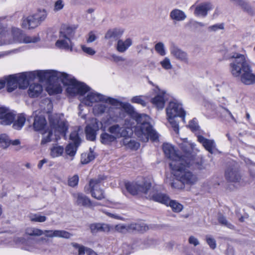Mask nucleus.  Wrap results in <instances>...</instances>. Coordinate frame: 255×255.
<instances>
[{
  "label": "nucleus",
  "instance_id": "obj_1",
  "mask_svg": "<svg viewBox=\"0 0 255 255\" xmlns=\"http://www.w3.org/2000/svg\"><path fill=\"white\" fill-rule=\"evenodd\" d=\"M115 106L120 107L121 108L109 107L107 113L109 119L113 122H118L119 119L125 117L124 111L131 118L135 120L137 124L134 128V132L140 140L147 142L149 138L152 140H155L158 138L157 133L149 123L150 118L147 115L138 114L133 108V110L136 114V116L133 117L127 112L121 105Z\"/></svg>",
  "mask_w": 255,
  "mask_h": 255
},
{
  "label": "nucleus",
  "instance_id": "obj_2",
  "mask_svg": "<svg viewBox=\"0 0 255 255\" xmlns=\"http://www.w3.org/2000/svg\"><path fill=\"white\" fill-rule=\"evenodd\" d=\"M59 82L67 86L66 91L71 95L82 96L89 91V88L87 85L78 82L75 79L72 78L71 75L65 73L50 70L48 82L50 84L47 87V91L50 94L61 93L62 87Z\"/></svg>",
  "mask_w": 255,
  "mask_h": 255
},
{
  "label": "nucleus",
  "instance_id": "obj_3",
  "mask_svg": "<svg viewBox=\"0 0 255 255\" xmlns=\"http://www.w3.org/2000/svg\"><path fill=\"white\" fill-rule=\"evenodd\" d=\"M229 59L230 71L234 77L240 79L245 85L255 83V74L246 55L235 52L230 54Z\"/></svg>",
  "mask_w": 255,
  "mask_h": 255
},
{
  "label": "nucleus",
  "instance_id": "obj_4",
  "mask_svg": "<svg viewBox=\"0 0 255 255\" xmlns=\"http://www.w3.org/2000/svg\"><path fill=\"white\" fill-rule=\"evenodd\" d=\"M186 162L177 163L173 161L170 163L174 176L178 181L183 185L192 186L197 183L198 178L197 175L186 169V167L193 166V168L201 169L203 168V161L202 159L188 158Z\"/></svg>",
  "mask_w": 255,
  "mask_h": 255
},
{
  "label": "nucleus",
  "instance_id": "obj_5",
  "mask_svg": "<svg viewBox=\"0 0 255 255\" xmlns=\"http://www.w3.org/2000/svg\"><path fill=\"white\" fill-rule=\"evenodd\" d=\"M101 102H109L112 106L121 105L125 110L132 116L135 117L136 114L133 110V107L128 103H123L117 99L108 97L96 92H90L87 96L82 100V102L88 106H92L94 103Z\"/></svg>",
  "mask_w": 255,
  "mask_h": 255
},
{
  "label": "nucleus",
  "instance_id": "obj_6",
  "mask_svg": "<svg viewBox=\"0 0 255 255\" xmlns=\"http://www.w3.org/2000/svg\"><path fill=\"white\" fill-rule=\"evenodd\" d=\"M166 114L167 119L173 130L176 133H178L179 125L175 119V118L180 117L184 123L185 122L186 112L183 110L182 105L175 101L170 102L166 109Z\"/></svg>",
  "mask_w": 255,
  "mask_h": 255
},
{
  "label": "nucleus",
  "instance_id": "obj_7",
  "mask_svg": "<svg viewBox=\"0 0 255 255\" xmlns=\"http://www.w3.org/2000/svg\"><path fill=\"white\" fill-rule=\"evenodd\" d=\"M49 119L52 130H49L44 133L41 142V144H45L51 141L53 130H54L55 132L62 134L64 135H65V132L67 130V123L60 119V115L58 114L50 115Z\"/></svg>",
  "mask_w": 255,
  "mask_h": 255
},
{
  "label": "nucleus",
  "instance_id": "obj_8",
  "mask_svg": "<svg viewBox=\"0 0 255 255\" xmlns=\"http://www.w3.org/2000/svg\"><path fill=\"white\" fill-rule=\"evenodd\" d=\"M15 75L19 88L24 89L27 87L29 80L34 79L36 77H38L40 81L49 82L50 70L34 71Z\"/></svg>",
  "mask_w": 255,
  "mask_h": 255
},
{
  "label": "nucleus",
  "instance_id": "obj_9",
  "mask_svg": "<svg viewBox=\"0 0 255 255\" xmlns=\"http://www.w3.org/2000/svg\"><path fill=\"white\" fill-rule=\"evenodd\" d=\"M106 179L104 175H99L98 177L91 179L88 185L84 188L85 192L91 193V196L99 200L105 198L104 191L101 188L100 186L103 181Z\"/></svg>",
  "mask_w": 255,
  "mask_h": 255
},
{
  "label": "nucleus",
  "instance_id": "obj_10",
  "mask_svg": "<svg viewBox=\"0 0 255 255\" xmlns=\"http://www.w3.org/2000/svg\"><path fill=\"white\" fill-rule=\"evenodd\" d=\"M125 186L130 194L135 195L141 193L146 197L147 193L149 191L151 183L147 181L128 182L126 183Z\"/></svg>",
  "mask_w": 255,
  "mask_h": 255
},
{
  "label": "nucleus",
  "instance_id": "obj_11",
  "mask_svg": "<svg viewBox=\"0 0 255 255\" xmlns=\"http://www.w3.org/2000/svg\"><path fill=\"white\" fill-rule=\"evenodd\" d=\"M163 150L166 156L171 160V162L170 163H172L173 161L177 163L184 161L186 162V159L188 158L183 156H180L174 147L169 143L163 144Z\"/></svg>",
  "mask_w": 255,
  "mask_h": 255
},
{
  "label": "nucleus",
  "instance_id": "obj_12",
  "mask_svg": "<svg viewBox=\"0 0 255 255\" xmlns=\"http://www.w3.org/2000/svg\"><path fill=\"white\" fill-rule=\"evenodd\" d=\"M108 131L114 135L116 139L122 137L129 136L132 132V130L129 128L121 127L118 124L110 126L108 129Z\"/></svg>",
  "mask_w": 255,
  "mask_h": 255
},
{
  "label": "nucleus",
  "instance_id": "obj_13",
  "mask_svg": "<svg viewBox=\"0 0 255 255\" xmlns=\"http://www.w3.org/2000/svg\"><path fill=\"white\" fill-rule=\"evenodd\" d=\"M15 119V113L6 107H0V124L4 126L11 125Z\"/></svg>",
  "mask_w": 255,
  "mask_h": 255
},
{
  "label": "nucleus",
  "instance_id": "obj_14",
  "mask_svg": "<svg viewBox=\"0 0 255 255\" xmlns=\"http://www.w3.org/2000/svg\"><path fill=\"white\" fill-rule=\"evenodd\" d=\"M191 8H194V14L199 17H206L208 12L213 9V5L209 1L203 2L193 5Z\"/></svg>",
  "mask_w": 255,
  "mask_h": 255
},
{
  "label": "nucleus",
  "instance_id": "obj_15",
  "mask_svg": "<svg viewBox=\"0 0 255 255\" xmlns=\"http://www.w3.org/2000/svg\"><path fill=\"white\" fill-rule=\"evenodd\" d=\"M171 55L176 60L185 63L189 64V58L188 54L178 46L173 44L170 48Z\"/></svg>",
  "mask_w": 255,
  "mask_h": 255
},
{
  "label": "nucleus",
  "instance_id": "obj_16",
  "mask_svg": "<svg viewBox=\"0 0 255 255\" xmlns=\"http://www.w3.org/2000/svg\"><path fill=\"white\" fill-rule=\"evenodd\" d=\"M6 84L7 90L8 92H11L18 87L16 76L10 75L4 77L0 80V89H2Z\"/></svg>",
  "mask_w": 255,
  "mask_h": 255
},
{
  "label": "nucleus",
  "instance_id": "obj_17",
  "mask_svg": "<svg viewBox=\"0 0 255 255\" xmlns=\"http://www.w3.org/2000/svg\"><path fill=\"white\" fill-rule=\"evenodd\" d=\"M115 229L117 231L124 233L130 230L144 231H146L148 228L143 224L133 223L128 225L119 224L115 226Z\"/></svg>",
  "mask_w": 255,
  "mask_h": 255
},
{
  "label": "nucleus",
  "instance_id": "obj_18",
  "mask_svg": "<svg viewBox=\"0 0 255 255\" xmlns=\"http://www.w3.org/2000/svg\"><path fill=\"white\" fill-rule=\"evenodd\" d=\"M149 189V191L148 192V193H147L146 198L152 199L153 201L160 202L166 205H168V202L170 199L167 195L161 193H155L154 188H152L151 186L150 187Z\"/></svg>",
  "mask_w": 255,
  "mask_h": 255
},
{
  "label": "nucleus",
  "instance_id": "obj_19",
  "mask_svg": "<svg viewBox=\"0 0 255 255\" xmlns=\"http://www.w3.org/2000/svg\"><path fill=\"white\" fill-rule=\"evenodd\" d=\"M167 100V94L164 91H159L156 95L151 99V103L158 110H162Z\"/></svg>",
  "mask_w": 255,
  "mask_h": 255
},
{
  "label": "nucleus",
  "instance_id": "obj_20",
  "mask_svg": "<svg viewBox=\"0 0 255 255\" xmlns=\"http://www.w3.org/2000/svg\"><path fill=\"white\" fill-rule=\"evenodd\" d=\"M99 128V123L96 119L86 126L85 132L87 139L94 141L96 139V131Z\"/></svg>",
  "mask_w": 255,
  "mask_h": 255
},
{
  "label": "nucleus",
  "instance_id": "obj_21",
  "mask_svg": "<svg viewBox=\"0 0 255 255\" xmlns=\"http://www.w3.org/2000/svg\"><path fill=\"white\" fill-rule=\"evenodd\" d=\"M75 204L77 206L90 207L93 206L91 200L81 193L72 194Z\"/></svg>",
  "mask_w": 255,
  "mask_h": 255
},
{
  "label": "nucleus",
  "instance_id": "obj_22",
  "mask_svg": "<svg viewBox=\"0 0 255 255\" xmlns=\"http://www.w3.org/2000/svg\"><path fill=\"white\" fill-rule=\"evenodd\" d=\"M226 179L229 182L238 183L241 180V176L237 168L230 167L225 172Z\"/></svg>",
  "mask_w": 255,
  "mask_h": 255
},
{
  "label": "nucleus",
  "instance_id": "obj_23",
  "mask_svg": "<svg viewBox=\"0 0 255 255\" xmlns=\"http://www.w3.org/2000/svg\"><path fill=\"white\" fill-rule=\"evenodd\" d=\"M43 235L47 238L59 237L65 239H69L72 237V234L64 230H43Z\"/></svg>",
  "mask_w": 255,
  "mask_h": 255
},
{
  "label": "nucleus",
  "instance_id": "obj_24",
  "mask_svg": "<svg viewBox=\"0 0 255 255\" xmlns=\"http://www.w3.org/2000/svg\"><path fill=\"white\" fill-rule=\"evenodd\" d=\"M15 32V34L18 35V37L16 38L17 42L25 43H35L39 41L40 40L39 36H30L26 35L22 33L19 29L16 30Z\"/></svg>",
  "mask_w": 255,
  "mask_h": 255
},
{
  "label": "nucleus",
  "instance_id": "obj_25",
  "mask_svg": "<svg viewBox=\"0 0 255 255\" xmlns=\"http://www.w3.org/2000/svg\"><path fill=\"white\" fill-rule=\"evenodd\" d=\"M170 19L175 23L176 22L182 21L186 19L187 15L184 11L178 9H172L169 14Z\"/></svg>",
  "mask_w": 255,
  "mask_h": 255
},
{
  "label": "nucleus",
  "instance_id": "obj_26",
  "mask_svg": "<svg viewBox=\"0 0 255 255\" xmlns=\"http://www.w3.org/2000/svg\"><path fill=\"white\" fill-rule=\"evenodd\" d=\"M198 141L201 143L204 148L210 153H213L215 148L216 144L214 140L205 138L202 135H198Z\"/></svg>",
  "mask_w": 255,
  "mask_h": 255
},
{
  "label": "nucleus",
  "instance_id": "obj_27",
  "mask_svg": "<svg viewBox=\"0 0 255 255\" xmlns=\"http://www.w3.org/2000/svg\"><path fill=\"white\" fill-rule=\"evenodd\" d=\"M38 25H39L33 14L22 18V26L25 28H34Z\"/></svg>",
  "mask_w": 255,
  "mask_h": 255
},
{
  "label": "nucleus",
  "instance_id": "obj_28",
  "mask_svg": "<svg viewBox=\"0 0 255 255\" xmlns=\"http://www.w3.org/2000/svg\"><path fill=\"white\" fill-rule=\"evenodd\" d=\"M43 91L42 86L38 83H32L29 85L27 94L30 98H36L40 95Z\"/></svg>",
  "mask_w": 255,
  "mask_h": 255
},
{
  "label": "nucleus",
  "instance_id": "obj_29",
  "mask_svg": "<svg viewBox=\"0 0 255 255\" xmlns=\"http://www.w3.org/2000/svg\"><path fill=\"white\" fill-rule=\"evenodd\" d=\"M132 41L130 38L125 40L119 39L115 45L116 50L120 53H124L132 45Z\"/></svg>",
  "mask_w": 255,
  "mask_h": 255
},
{
  "label": "nucleus",
  "instance_id": "obj_30",
  "mask_svg": "<svg viewBox=\"0 0 255 255\" xmlns=\"http://www.w3.org/2000/svg\"><path fill=\"white\" fill-rule=\"evenodd\" d=\"M124 33V30L121 28H115L109 29L105 34L107 39H113L118 40Z\"/></svg>",
  "mask_w": 255,
  "mask_h": 255
},
{
  "label": "nucleus",
  "instance_id": "obj_31",
  "mask_svg": "<svg viewBox=\"0 0 255 255\" xmlns=\"http://www.w3.org/2000/svg\"><path fill=\"white\" fill-rule=\"evenodd\" d=\"M55 45L60 49L72 51V45L70 38H62L59 35V39L56 41Z\"/></svg>",
  "mask_w": 255,
  "mask_h": 255
},
{
  "label": "nucleus",
  "instance_id": "obj_32",
  "mask_svg": "<svg viewBox=\"0 0 255 255\" xmlns=\"http://www.w3.org/2000/svg\"><path fill=\"white\" fill-rule=\"evenodd\" d=\"M111 104L109 102H101L97 104L93 108V113L95 115H101L105 112H107L109 105Z\"/></svg>",
  "mask_w": 255,
  "mask_h": 255
},
{
  "label": "nucleus",
  "instance_id": "obj_33",
  "mask_svg": "<svg viewBox=\"0 0 255 255\" xmlns=\"http://www.w3.org/2000/svg\"><path fill=\"white\" fill-rule=\"evenodd\" d=\"M46 125L45 118L42 116H37L34 118L33 128L35 130H41L44 129Z\"/></svg>",
  "mask_w": 255,
  "mask_h": 255
},
{
  "label": "nucleus",
  "instance_id": "obj_34",
  "mask_svg": "<svg viewBox=\"0 0 255 255\" xmlns=\"http://www.w3.org/2000/svg\"><path fill=\"white\" fill-rule=\"evenodd\" d=\"M26 118L25 115L23 114H20L18 115L15 114V119L13 123V128L17 130L20 129L24 125L25 122Z\"/></svg>",
  "mask_w": 255,
  "mask_h": 255
},
{
  "label": "nucleus",
  "instance_id": "obj_35",
  "mask_svg": "<svg viewBox=\"0 0 255 255\" xmlns=\"http://www.w3.org/2000/svg\"><path fill=\"white\" fill-rule=\"evenodd\" d=\"M76 28L67 25L63 26L60 31V37H62V38H70L73 35Z\"/></svg>",
  "mask_w": 255,
  "mask_h": 255
},
{
  "label": "nucleus",
  "instance_id": "obj_36",
  "mask_svg": "<svg viewBox=\"0 0 255 255\" xmlns=\"http://www.w3.org/2000/svg\"><path fill=\"white\" fill-rule=\"evenodd\" d=\"M90 229L92 233H96L99 232H106L109 230L108 225L105 224L96 223L91 224Z\"/></svg>",
  "mask_w": 255,
  "mask_h": 255
},
{
  "label": "nucleus",
  "instance_id": "obj_37",
  "mask_svg": "<svg viewBox=\"0 0 255 255\" xmlns=\"http://www.w3.org/2000/svg\"><path fill=\"white\" fill-rule=\"evenodd\" d=\"M101 142L106 145H109L116 140L115 137L111 133L104 132L100 135Z\"/></svg>",
  "mask_w": 255,
  "mask_h": 255
},
{
  "label": "nucleus",
  "instance_id": "obj_38",
  "mask_svg": "<svg viewBox=\"0 0 255 255\" xmlns=\"http://www.w3.org/2000/svg\"><path fill=\"white\" fill-rule=\"evenodd\" d=\"M36 18V21L40 25L43 21H44L47 16L48 12L45 9H38L36 12L33 14Z\"/></svg>",
  "mask_w": 255,
  "mask_h": 255
},
{
  "label": "nucleus",
  "instance_id": "obj_39",
  "mask_svg": "<svg viewBox=\"0 0 255 255\" xmlns=\"http://www.w3.org/2000/svg\"><path fill=\"white\" fill-rule=\"evenodd\" d=\"M29 220L32 222L43 223L47 220V217L39 213H30L28 215Z\"/></svg>",
  "mask_w": 255,
  "mask_h": 255
},
{
  "label": "nucleus",
  "instance_id": "obj_40",
  "mask_svg": "<svg viewBox=\"0 0 255 255\" xmlns=\"http://www.w3.org/2000/svg\"><path fill=\"white\" fill-rule=\"evenodd\" d=\"M26 235L29 236L39 237L43 235V230L35 227H28L25 230Z\"/></svg>",
  "mask_w": 255,
  "mask_h": 255
},
{
  "label": "nucleus",
  "instance_id": "obj_41",
  "mask_svg": "<svg viewBox=\"0 0 255 255\" xmlns=\"http://www.w3.org/2000/svg\"><path fill=\"white\" fill-rule=\"evenodd\" d=\"M231 2L234 4L239 6L244 10L247 12L251 11V7L250 5L244 0H229Z\"/></svg>",
  "mask_w": 255,
  "mask_h": 255
},
{
  "label": "nucleus",
  "instance_id": "obj_42",
  "mask_svg": "<svg viewBox=\"0 0 255 255\" xmlns=\"http://www.w3.org/2000/svg\"><path fill=\"white\" fill-rule=\"evenodd\" d=\"M64 151V148L62 146L55 145L50 148V155L55 158L61 156Z\"/></svg>",
  "mask_w": 255,
  "mask_h": 255
},
{
  "label": "nucleus",
  "instance_id": "obj_43",
  "mask_svg": "<svg viewBox=\"0 0 255 255\" xmlns=\"http://www.w3.org/2000/svg\"><path fill=\"white\" fill-rule=\"evenodd\" d=\"M174 212H180L183 209V206L175 200H170L169 199L168 205Z\"/></svg>",
  "mask_w": 255,
  "mask_h": 255
},
{
  "label": "nucleus",
  "instance_id": "obj_44",
  "mask_svg": "<svg viewBox=\"0 0 255 255\" xmlns=\"http://www.w3.org/2000/svg\"><path fill=\"white\" fill-rule=\"evenodd\" d=\"M10 144V140L5 134H0V147L6 148Z\"/></svg>",
  "mask_w": 255,
  "mask_h": 255
},
{
  "label": "nucleus",
  "instance_id": "obj_45",
  "mask_svg": "<svg viewBox=\"0 0 255 255\" xmlns=\"http://www.w3.org/2000/svg\"><path fill=\"white\" fill-rule=\"evenodd\" d=\"M95 158L93 152L90 151L88 153H82L81 154V162L82 164H87Z\"/></svg>",
  "mask_w": 255,
  "mask_h": 255
},
{
  "label": "nucleus",
  "instance_id": "obj_46",
  "mask_svg": "<svg viewBox=\"0 0 255 255\" xmlns=\"http://www.w3.org/2000/svg\"><path fill=\"white\" fill-rule=\"evenodd\" d=\"M40 107L47 113L50 112L52 108V104L51 101L46 98L43 99L40 103Z\"/></svg>",
  "mask_w": 255,
  "mask_h": 255
},
{
  "label": "nucleus",
  "instance_id": "obj_47",
  "mask_svg": "<svg viewBox=\"0 0 255 255\" xmlns=\"http://www.w3.org/2000/svg\"><path fill=\"white\" fill-rule=\"evenodd\" d=\"M78 145H79L75 144V143H69L67 145L65 149V152L66 154L70 156H74Z\"/></svg>",
  "mask_w": 255,
  "mask_h": 255
},
{
  "label": "nucleus",
  "instance_id": "obj_48",
  "mask_svg": "<svg viewBox=\"0 0 255 255\" xmlns=\"http://www.w3.org/2000/svg\"><path fill=\"white\" fill-rule=\"evenodd\" d=\"M161 67L166 70H171L173 66L171 63V61L168 57H165L160 62Z\"/></svg>",
  "mask_w": 255,
  "mask_h": 255
},
{
  "label": "nucleus",
  "instance_id": "obj_49",
  "mask_svg": "<svg viewBox=\"0 0 255 255\" xmlns=\"http://www.w3.org/2000/svg\"><path fill=\"white\" fill-rule=\"evenodd\" d=\"M218 221L219 222V223L222 225L226 226L227 227L230 229L234 228V226L229 222H228L226 217L221 214L219 215L218 217Z\"/></svg>",
  "mask_w": 255,
  "mask_h": 255
},
{
  "label": "nucleus",
  "instance_id": "obj_50",
  "mask_svg": "<svg viewBox=\"0 0 255 255\" xmlns=\"http://www.w3.org/2000/svg\"><path fill=\"white\" fill-rule=\"evenodd\" d=\"M36 245L33 243H25L22 247V249L28 252H34L36 250Z\"/></svg>",
  "mask_w": 255,
  "mask_h": 255
},
{
  "label": "nucleus",
  "instance_id": "obj_51",
  "mask_svg": "<svg viewBox=\"0 0 255 255\" xmlns=\"http://www.w3.org/2000/svg\"><path fill=\"white\" fill-rule=\"evenodd\" d=\"M155 50L161 56L165 55L164 45L162 42H158L155 45Z\"/></svg>",
  "mask_w": 255,
  "mask_h": 255
},
{
  "label": "nucleus",
  "instance_id": "obj_52",
  "mask_svg": "<svg viewBox=\"0 0 255 255\" xmlns=\"http://www.w3.org/2000/svg\"><path fill=\"white\" fill-rule=\"evenodd\" d=\"M73 246L78 250L79 255H84L86 253L88 248L77 243H73Z\"/></svg>",
  "mask_w": 255,
  "mask_h": 255
},
{
  "label": "nucleus",
  "instance_id": "obj_53",
  "mask_svg": "<svg viewBox=\"0 0 255 255\" xmlns=\"http://www.w3.org/2000/svg\"><path fill=\"white\" fill-rule=\"evenodd\" d=\"M70 138L75 144L79 145L80 138L77 131L74 130L72 132L70 135Z\"/></svg>",
  "mask_w": 255,
  "mask_h": 255
},
{
  "label": "nucleus",
  "instance_id": "obj_54",
  "mask_svg": "<svg viewBox=\"0 0 255 255\" xmlns=\"http://www.w3.org/2000/svg\"><path fill=\"white\" fill-rule=\"evenodd\" d=\"M79 181V177L77 175H75L69 178L68 185L74 187L77 185Z\"/></svg>",
  "mask_w": 255,
  "mask_h": 255
},
{
  "label": "nucleus",
  "instance_id": "obj_55",
  "mask_svg": "<svg viewBox=\"0 0 255 255\" xmlns=\"http://www.w3.org/2000/svg\"><path fill=\"white\" fill-rule=\"evenodd\" d=\"M131 102L133 103H137L142 105V106H146V102L142 99L141 96H135L132 98Z\"/></svg>",
  "mask_w": 255,
  "mask_h": 255
},
{
  "label": "nucleus",
  "instance_id": "obj_56",
  "mask_svg": "<svg viewBox=\"0 0 255 255\" xmlns=\"http://www.w3.org/2000/svg\"><path fill=\"white\" fill-rule=\"evenodd\" d=\"M64 6V2L63 0H57L55 1L54 6L53 10L58 11L61 10Z\"/></svg>",
  "mask_w": 255,
  "mask_h": 255
},
{
  "label": "nucleus",
  "instance_id": "obj_57",
  "mask_svg": "<svg viewBox=\"0 0 255 255\" xmlns=\"http://www.w3.org/2000/svg\"><path fill=\"white\" fill-rule=\"evenodd\" d=\"M206 239V242L210 247L212 249H215L216 248V243L215 240L210 236H207Z\"/></svg>",
  "mask_w": 255,
  "mask_h": 255
},
{
  "label": "nucleus",
  "instance_id": "obj_58",
  "mask_svg": "<svg viewBox=\"0 0 255 255\" xmlns=\"http://www.w3.org/2000/svg\"><path fill=\"white\" fill-rule=\"evenodd\" d=\"M81 48L83 52L88 55H93L96 53V51L91 47H87L85 45H82Z\"/></svg>",
  "mask_w": 255,
  "mask_h": 255
},
{
  "label": "nucleus",
  "instance_id": "obj_59",
  "mask_svg": "<svg viewBox=\"0 0 255 255\" xmlns=\"http://www.w3.org/2000/svg\"><path fill=\"white\" fill-rule=\"evenodd\" d=\"M223 28L224 25L223 24H217L208 27V29L212 31H216L218 29H223Z\"/></svg>",
  "mask_w": 255,
  "mask_h": 255
},
{
  "label": "nucleus",
  "instance_id": "obj_60",
  "mask_svg": "<svg viewBox=\"0 0 255 255\" xmlns=\"http://www.w3.org/2000/svg\"><path fill=\"white\" fill-rule=\"evenodd\" d=\"M123 254L125 255H128L131 252V247L127 244H124L122 247Z\"/></svg>",
  "mask_w": 255,
  "mask_h": 255
},
{
  "label": "nucleus",
  "instance_id": "obj_61",
  "mask_svg": "<svg viewBox=\"0 0 255 255\" xmlns=\"http://www.w3.org/2000/svg\"><path fill=\"white\" fill-rule=\"evenodd\" d=\"M111 57L112 60L116 63L123 62L126 60V59L122 56H118L115 54H113Z\"/></svg>",
  "mask_w": 255,
  "mask_h": 255
},
{
  "label": "nucleus",
  "instance_id": "obj_62",
  "mask_svg": "<svg viewBox=\"0 0 255 255\" xmlns=\"http://www.w3.org/2000/svg\"><path fill=\"white\" fill-rule=\"evenodd\" d=\"M188 126L192 131H196L199 128L198 124L194 121H190Z\"/></svg>",
  "mask_w": 255,
  "mask_h": 255
},
{
  "label": "nucleus",
  "instance_id": "obj_63",
  "mask_svg": "<svg viewBox=\"0 0 255 255\" xmlns=\"http://www.w3.org/2000/svg\"><path fill=\"white\" fill-rule=\"evenodd\" d=\"M188 241L189 244L193 245L194 246H197L200 244L198 240L194 236H190L189 238Z\"/></svg>",
  "mask_w": 255,
  "mask_h": 255
},
{
  "label": "nucleus",
  "instance_id": "obj_64",
  "mask_svg": "<svg viewBox=\"0 0 255 255\" xmlns=\"http://www.w3.org/2000/svg\"><path fill=\"white\" fill-rule=\"evenodd\" d=\"M128 146L133 149H137L139 147V144L138 142L130 140L128 143Z\"/></svg>",
  "mask_w": 255,
  "mask_h": 255
}]
</instances>
